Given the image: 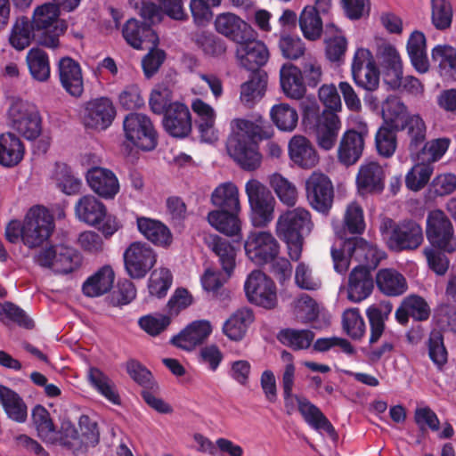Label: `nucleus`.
Here are the masks:
<instances>
[{"mask_svg":"<svg viewBox=\"0 0 456 456\" xmlns=\"http://www.w3.org/2000/svg\"><path fill=\"white\" fill-rule=\"evenodd\" d=\"M231 130L226 144L228 155L243 170L257 169L262 162L257 141L271 138L273 134L272 126L261 116H254L250 119H232Z\"/></svg>","mask_w":456,"mask_h":456,"instance_id":"nucleus-1","label":"nucleus"},{"mask_svg":"<svg viewBox=\"0 0 456 456\" xmlns=\"http://www.w3.org/2000/svg\"><path fill=\"white\" fill-rule=\"evenodd\" d=\"M54 229V223L49 211L41 206L32 207L23 222L12 220L5 228V238L11 243L21 240L30 248L40 247L46 241Z\"/></svg>","mask_w":456,"mask_h":456,"instance_id":"nucleus-2","label":"nucleus"},{"mask_svg":"<svg viewBox=\"0 0 456 456\" xmlns=\"http://www.w3.org/2000/svg\"><path fill=\"white\" fill-rule=\"evenodd\" d=\"M314 228L311 213L304 208H295L281 213L275 224V233L288 249L291 260L297 261L302 254L304 237Z\"/></svg>","mask_w":456,"mask_h":456,"instance_id":"nucleus-3","label":"nucleus"},{"mask_svg":"<svg viewBox=\"0 0 456 456\" xmlns=\"http://www.w3.org/2000/svg\"><path fill=\"white\" fill-rule=\"evenodd\" d=\"M59 16L60 7L54 3H45L34 10L31 22L38 37V45L48 48L59 46V37L68 28Z\"/></svg>","mask_w":456,"mask_h":456,"instance_id":"nucleus-4","label":"nucleus"},{"mask_svg":"<svg viewBox=\"0 0 456 456\" xmlns=\"http://www.w3.org/2000/svg\"><path fill=\"white\" fill-rule=\"evenodd\" d=\"M392 309L393 305L390 302L382 301L370 305L366 311L370 326V344L373 345L382 337L384 338L380 346L372 347L369 352V358L372 362H377L385 354L391 353L397 342V338L395 336L385 332V322L391 314Z\"/></svg>","mask_w":456,"mask_h":456,"instance_id":"nucleus-5","label":"nucleus"},{"mask_svg":"<svg viewBox=\"0 0 456 456\" xmlns=\"http://www.w3.org/2000/svg\"><path fill=\"white\" fill-rule=\"evenodd\" d=\"M245 192L250 208L253 226L265 228L273 220L276 200L271 191L260 181L250 179L246 183Z\"/></svg>","mask_w":456,"mask_h":456,"instance_id":"nucleus-6","label":"nucleus"},{"mask_svg":"<svg viewBox=\"0 0 456 456\" xmlns=\"http://www.w3.org/2000/svg\"><path fill=\"white\" fill-rule=\"evenodd\" d=\"M426 235L431 248L446 253L456 251V235L453 225L442 210L436 209L428 213Z\"/></svg>","mask_w":456,"mask_h":456,"instance_id":"nucleus-7","label":"nucleus"},{"mask_svg":"<svg viewBox=\"0 0 456 456\" xmlns=\"http://www.w3.org/2000/svg\"><path fill=\"white\" fill-rule=\"evenodd\" d=\"M391 219H386L381 230H387L392 227L388 238V246L390 248L402 251L416 249L423 242V231L421 226L412 220H404L395 225Z\"/></svg>","mask_w":456,"mask_h":456,"instance_id":"nucleus-8","label":"nucleus"},{"mask_svg":"<svg viewBox=\"0 0 456 456\" xmlns=\"http://www.w3.org/2000/svg\"><path fill=\"white\" fill-rule=\"evenodd\" d=\"M126 137L143 151L153 150L158 142L157 133L150 118L144 114L132 112L123 122Z\"/></svg>","mask_w":456,"mask_h":456,"instance_id":"nucleus-9","label":"nucleus"},{"mask_svg":"<svg viewBox=\"0 0 456 456\" xmlns=\"http://www.w3.org/2000/svg\"><path fill=\"white\" fill-rule=\"evenodd\" d=\"M246 256L257 265L271 263L280 253V244L270 232H251L244 243Z\"/></svg>","mask_w":456,"mask_h":456,"instance_id":"nucleus-10","label":"nucleus"},{"mask_svg":"<svg viewBox=\"0 0 456 456\" xmlns=\"http://www.w3.org/2000/svg\"><path fill=\"white\" fill-rule=\"evenodd\" d=\"M249 302L266 309L277 305L276 286L273 280L260 270L252 271L244 284Z\"/></svg>","mask_w":456,"mask_h":456,"instance_id":"nucleus-11","label":"nucleus"},{"mask_svg":"<svg viewBox=\"0 0 456 456\" xmlns=\"http://www.w3.org/2000/svg\"><path fill=\"white\" fill-rule=\"evenodd\" d=\"M305 196L309 205L316 211L327 214L332 207L334 187L328 175L313 172L305 182Z\"/></svg>","mask_w":456,"mask_h":456,"instance_id":"nucleus-12","label":"nucleus"},{"mask_svg":"<svg viewBox=\"0 0 456 456\" xmlns=\"http://www.w3.org/2000/svg\"><path fill=\"white\" fill-rule=\"evenodd\" d=\"M12 127L27 140L37 139L41 132V117L35 105L16 102L10 109Z\"/></svg>","mask_w":456,"mask_h":456,"instance_id":"nucleus-13","label":"nucleus"},{"mask_svg":"<svg viewBox=\"0 0 456 456\" xmlns=\"http://www.w3.org/2000/svg\"><path fill=\"white\" fill-rule=\"evenodd\" d=\"M125 268L133 279L143 278L157 262V254L145 242H132L123 254Z\"/></svg>","mask_w":456,"mask_h":456,"instance_id":"nucleus-14","label":"nucleus"},{"mask_svg":"<svg viewBox=\"0 0 456 456\" xmlns=\"http://www.w3.org/2000/svg\"><path fill=\"white\" fill-rule=\"evenodd\" d=\"M351 72L355 84L366 91L373 92L379 86V70L371 52L358 48L354 55Z\"/></svg>","mask_w":456,"mask_h":456,"instance_id":"nucleus-15","label":"nucleus"},{"mask_svg":"<svg viewBox=\"0 0 456 456\" xmlns=\"http://www.w3.org/2000/svg\"><path fill=\"white\" fill-rule=\"evenodd\" d=\"M235 57L240 67L254 72L259 71L269 59L266 45L256 39V31L248 38L236 44Z\"/></svg>","mask_w":456,"mask_h":456,"instance_id":"nucleus-16","label":"nucleus"},{"mask_svg":"<svg viewBox=\"0 0 456 456\" xmlns=\"http://www.w3.org/2000/svg\"><path fill=\"white\" fill-rule=\"evenodd\" d=\"M367 134L366 126H362L361 131L350 129L344 133L338 147V159L341 164L348 167L360 159Z\"/></svg>","mask_w":456,"mask_h":456,"instance_id":"nucleus-17","label":"nucleus"},{"mask_svg":"<svg viewBox=\"0 0 456 456\" xmlns=\"http://www.w3.org/2000/svg\"><path fill=\"white\" fill-rule=\"evenodd\" d=\"M116 111L108 98H98L86 104L83 120L87 127L106 129L112 123Z\"/></svg>","mask_w":456,"mask_h":456,"instance_id":"nucleus-18","label":"nucleus"},{"mask_svg":"<svg viewBox=\"0 0 456 456\" xmlns=\"http://www.w3.org/2000/svg\"><path fill=\"white\" fill-rule=\"evenodd\" d=\"M86 181L92 191L105 200L114 199L119 192L118 179L110 169L92 167L86 173Z\"/></svg>","mask_w":456,"mask_h":456,"instance_id":"nucleus-19","label":"nucleus"},{"mask_svg":"<svg viewBox=\"0 0 456 456\" xmlns=\"http://www.w3.org/2000/svg\"><path fill=\"white\" fill-rule=\"evenodd\" d=\"M215 28L219 34L235 44L240 43L255 32L249 24L232 12L218 14L215 20Z\"/></svg>","mask_w":456,"mask_h":456,"instance_id":"nucleus-20","label":"nucleus"},{"mask_svg":"<svg viewBox=\"0 0 456 456\" xmlns=\"http://www.w3.org/2000/svg\"><path fill=\"white\" fill-rule=\"evenodd\" d=\"M163 126L174 137L187 136L191 130V118L187 106L178 102L170 105L165 113Z\"/></svg>","mask_w":456,"mask_h":456,"instance_id":"nucleus-21","label":"nucleus"},{"mask_svg":"<svg viewBox=\"0 0 456 456\" xmlns=\"http://www.w3.org/2000/svg\"><path fill=\"white\" fill-rule=\"evenodd\" d=\"M341 120L336 113L322 111L315 126V136L318 146L324 151H330L336 144Z\"/></svg>","mask_w":456,"mask_h":456,"instance_id":"nucleus-22","label":"nucleus"},{"mask_svg":"<svg viewBox=\"0 0 456 456\" xmlns=\"http://www.w3.org/2000/svg\"><path fill=\"white\" fill-rule=\"evenodd\" d=\"M122 34L126 43L134 49L150 48L158 42V37L151 26L135 19H130L125 23Z\"/></svg>","mask_w":456,"mask_h":456,"instance_id":"nucleus-23","label":"nucleus"},{"mask_svg":"<svg viewBox=\"0 0 456 456\" xmlns=\"http://www.w3.org/2000/svg\"><path fill=\"white\" fill-rule=\"evenodd\" d=\"M61 85L71 96L79 97L84 92L81 67L69 57L61 58L58 65Z\"/></svg>","mask_w":456,"mask_h":456,"instance_id":"nucleus-24","label":"nucleus"},{"mask_svg":"<svg viewBox=\"0 0 456 456\" xmlns=\"http://www.w3.org/2000/svg\"><path fill=\"white\" fill-rule=\"evenodd\" d=\"M212 331L210 322L208 321H196L188 325L171 342L174 346L185 351H191L202 344Z\"/></svg>","mask_w":456,"mask_h":456,"instance_id":"nucleus-25","label":"nucleus"},{"mask_svg":"<svg viewBox=\"0 0 456 456\" xmlns=\"http://www.w3.org/2000/svg\"><path fill=\"white\" fill-rule=\"evenodd\" d=\"M289 155L301 168L310 169L319 163V155L312 142L303 135H294L289 142Z\"/></svg>","mask_w":456,"mask_h":456,"instance_id":"nucleus-26","label":"nucleus"},{"mask_svg":"<svg viewBox=\"0 0 456 456\" xmlns=\"http://www.w3.org/2000/svg\"><path fill=\"white\" fill-rule=\"evenodd\" d=\"M374 288L370 272L362 266H355L350 273L347 283V298L359 303L370 296Z\"/></svg>","mask_w":456,"mask_h":456,"instance_id":"nucleus-27","label":"nucleus"},{"mask_svg":"<svg viewBox=\"0 0 456 456\" xmlns=\"http://www.w3.org/2000/svg\"><path fill=\"white\" fill-rule=\"evenodd\" d=\"M384 170L375 161L362 164L358 171L356 183L362 192L379 193L384 189Z\"/></svg>","mask_w":456,"mask_h":456,"instance_id":"nucleus-28","label":"nucleus"},{"mask_svg":"<svg viewBox=\"0 0 456 456\" xmlns=\"http://www.w3.org/2000/svg\"><path fill=\"white\" fill-rule=\"evenodd\" d=\"M430 313V307L423 297L418 295H410L403 298L401 305L395 311V318L399 323L406 324L409 317L418 322L427 321Z\"/></svg>","mask_w":456,"mask_h":456,"instance_id":"nucleus-29","label":"nucleus"},{"mask_svg":"<svg viewBox=\"0 0 456 456\" xmlns=\"http://www.w3.org/2000/svg\"><path fill=\"white\" fill-rule=\"evenodd\" d=\"M105 205L93 195L81 197L75 205L76 216L90 226H97L106 216Z\"/></svg>","mask_w":456,"mask_h":456,"instance_id":"nucleus-30","label":"nucleus"},{"mask_svg":"<svg viewBox=\"0 0 456 456\" xmlns=\"http://www.w3.org/2000/svg\"><path fill=\"white\" fill-rule=\"evenodd\" d=\"M404 131L408 149L411 154H417L426 142L427 125L419 114L409 116L398 128Z\"/></svg>","mask_w":456,"mask_h":456,"instance_id":"nucleus-31","label":"nucleus"},{"mask_svg":"<svg viewBox=\"0 0 456 456\" xmlns=\"http://www.w3.org/2000/svg\"><path fill=\"white\" fill-rule=\"evenodd\" d=\"M333 229L341 240L346 233L362 234L365 230V221L362 207L355 201L349 203L345 210L343 224H333Z\"/></svg>","mask_w":456,"mask_h":456,"instance_id":"nucleus-32","label":"nucleus"},{"mask_svg":"<svg viewBox=\"0 0 456 456\" xmlns=\"http://www.w3.org/2000/svg\"><path fill=\"white\" fill-rule=\"evenodd\" d=\"M0 403L10 419L17 423L26 422L28 406L17 392L6 386L0 385Z\"/></svg>","mask_w":456,"mask_h":456,"instance_id":"nucleus-33","label":"nucleus"},{"mask_svg":"<svg viewBox=\"0 0 456 456\" xmlns=\"http://www.w3.org/2000/svg\"><path fill=\"white\" fill-rule=\"evenodd\" d=\"M240 211L212 210L208 214V224L219 232L233 237L240 233L241 221L239 217Z\"/></svg>","mask_w":456,"mask_h":456,"instance_id":"nucleus-34","label":"nucleus"},{"mask_svg":"<svg viewBox=\"0 0 456 456\" xmlns=\"http://www.w3.org/2000/svg\"><path fill=\"white\" fill-rule=\"evenodd\" d=\"M431 57L437 63L439 76L444 82L456 81V49L450 45H438L432 49Z\"/></svg>","mask_w":456,"mask_h":456,"instance_id":"nucleus-35","label":"nucleus"},{"mask_svg":"<svg viewBox=\"0 0 456 456\" xmlns=\"http://www.w3.org/2000/svg\"><path fill=\"white\" fill-rule=\"evenodd\" d=\"M137 228L145 239L160 247H167L172 242V234L162 222L149 217H137Z\"/></svg>","mask_w":456,"mask_h":456,"instance_id":"nucleus-36","label":"nucleus"},{"mask_svg":"<svg viewBox=\"0 0 456 456\" xmlns=\"http://www.w3.org/2000/svg\"><path fill=\"white\" fill-rule=\"evenodd\" d=\"M376 284L380 292L388 297L401 296L408 289L404 276L392 268L380 269L376 274Z\"/></svg>","mask_w":456,"mask_h":456,"instance_id":"nucleus-37","label":"nucleus"},{"mask_svg":"<svg viewBox=\"0 0 456 456\" xmlns=\"http://www.w3.org/2000/svg\"><path fill=\"white\" fill-rule=\"evenodd\" d=\"M280 81L284 94L291 99H301L305 93V86L301 70L291 63L282 65L280 70Z\"/></svg>","mask_w":456,"mask_h":456,"instance_id":"nucleus-38","label":"nucleus"},{"mask_svg":"<svg viewBox=\"0 0 456 456\" xmlns=\"http://www.w3.org/2000/svg\"><path fill=\"white\" fill-rule=\"evenodd\" d=\"M210 201L216 210L241 211L238 187L232 182L220 183L211 193Z\"/></svg>","mask_w":456,"mask_h":456,"instance_id":"nucleus-39","label":"nucleus"},{"mask_svg":"<svg viewBox=\"0 0 456 456\" xmlns=\"http://www.w3.org/2000/svg\"><path fill=\"white\" fill-rule=\"evenodd\" d=\"M191 108L198 115V126L200 137L204 142H212L217 140L215 130L216 113L214 109L200 99L195 100Z\"/></svg>","mask_w":456,"mask_h":456,"instance_id":"nucleus-40","label":"nucleus"},{"mask_svg":"<svg viewBox=\"0 0 456 456\" xmlns=\"http://www.w3.org/2000/svg\"><path fill=\"white\" fill-rule=\"evenodd\" d=\"M297 403L298 411L309 426L314 429H322L330 436L336 435L335 428L330 421L317 406L305 397H297Z\"/></svg>","mask_w":456,"mask_h":456,"instance_id":"nucleus-41","label":"nucleus"},{"mask_svg":"<svg viewBox=\"0 0 456 456\" xmlns=\"http://www.w3.org/2000/svg\"><path fill=\"white\" fill-rule=\"evenodd\" d=\"M114 278L112 268L105 265L86 279L82 287L83 292L90 297H100L110 290Z\"/></svg>","mask_w":456,"mask_h":456,"instance_id":"nucleus-42","label":"nucleus"},{"mask_svg":"<svg viewBox=\"0 0 456 456\" xmlns=\"http://www.w3.org/2000/svg\"><path fill=\"white\" fill-rule=\"evenodd\" d=\"M24 147L20 140L12 133L0 135V164L6 167L18 165L23 159Z\"/></svg>","mask_w":456,"mask_h":456,"instance_id":"nucleus-43","label":"nucleus"},{"mask_svg":"<svg viewBox=\"0 0 456 456\" xmlns=\"http://www.w3.org/2000/svg\"><path fill=\"white\" fill-rule=\"evenodd\" d=\"M407 52L411 62L419 73H426L429 69V61L427 56L426 37L420 31H413L407 42Z\"/></svg>","mask_w":456,"mask_h":456,"instance_id":"nucleus-44","label":"nucleus"},{"mask_svg":"<svg viewBox=\"0 0 456 456\" xmlns=\"http://www.w3.org/2000/svg\"><path fill=\"white\" fill-rule=\"evenodd\" d=\"M204 241L208 248L219 257L223 270L230 276L235 266L234 248L226 240L216 234L205 236Z\"/></svg>","mask_w":456,"mask_h":456,"instance_id":"nucleus-45","label":"nucleus"},{"mask_svg":"<svg viewBox=\"0 0 456 456\" xmlns=\"http://www.w3.org/2000/svg\"><path fill=\"white\" fill-rule=\"evenodd\" d=\"M253 321L254 315L250 309H239L224 322L223 331L231 340L239 341L244 338Z\"/></svg>","mask_w":456,"mask_h":456,"instance_id":"nucleus-46","label":"nucleus"},{"mask_svg":"<svg viewBox=\"0 0 456 456\" xmlns=\"http://www.w3.org/2000/svg\"><path fill=\"white\" fill-rule=\"evenodd\" d=\"M267 85L265 73L257 71L252 73L250 78L240 86L241 102L248 107L253 106L265 95Z\"/></svg>","mask_w":456,"mask_h":456,"instance_id":"nucleus-47","label":"nucleus"},{"mask_svg":"<svg viewBox=\"0 0 456 456\" xmlns=\"http://www.w3.org/2000/svg\"><path fill=\"white\" fill-rule=\"evenodd\" d=\"M31 418L38 436L45 443L54 444L58 437L49 411L37 404L32 409Z\"/></svg>","mask_w":456,"mask_h":456,"instance_id":"nucleus-48","label":"nucleus"},{"mask_svg":"<svg viewBox=\"0 0 456 456\" xmlns=\"http://www.w3.org/2000/svg\"><path fill=\"white\" fill-rule=\"evenodd\" d=\"M36 34L32 22L27 17H20L12 27L9 41L12 47L21 51L27 48L32 40L37 43L38 37Z\"/></svg>","mask_w":456,"mask_h":456,"instance_id":"nucleus-49","label":"nucleus"},{"mask_svg":"<svg viewBox=\"0 0 456 456\" xmlns=\"http://www.w3.org/2000/svg\"><path fill=\"white\" fill-rule=\"evenodd\" d=\"M29 73L38 82H45L50 77L51 69L47 53L40 48H31L26 57Z\"/></svg>","mask_w":456,"mask_h":456,"instance_id":"nucleus-50","label":"nucleus"},{"mask_svg":"<svg viewBox=\"0 0 456 456\" xmlns=\"http://www.w3.org/2000/svg\"><path fill=\"white\" fill-rule=\"evenodd\" d=\"M269 183L279 200L285 206L294 207L298 200L296 185L281 175L275 173L269 178Z\"/></svg>","mask_w":456,"mask_h":456,"instance_id":"nucleus-51","label":"nucleus"},{"mask_svg":"<svg viewBox=\"0 0 456 456\" xmlns=\"http://www.w3.org/2000/svg\"><path fill=\"white\" fill-rule=\"evenodd\" d=\"M325 38V53L330 61H339L345 55L347 41L342 32L333 24L327 25Z\"/></svg>","mask_w":456,"mask_h":456,"instance_id":"nucleus-52","label":"nucleus"},{"mask_svg":"<svg viewBox=\"0 0 456 456\" xmlns=\"http://www.w3.org/2000/svg\"><path fill=\"white\" fill-rule=\"evenodd\" d=\"M270 115L273 122L281 131L291 132L297 125V111L288 103L273 106Z\"/></svg>","mask_w":456,"mask_h":456,"instance_id":"nucleus-53","label":"nucleus"},{"mask_svg":"<svg viewBox=\"0 0 456 456\" xmlns=\"http://www.w3.org/2000/svg\"><path fill=\"white\" fill-rule=\"evenodd\" d=\"M299 27L304 37L314 41L318 39L322 32V21L314 6H306L299 17Z\"/></svg>","mask_w":456,"mask_h":456,"instance_id":"nucleus-54","label":"nucleus"},{"mask_svg":"<svg viewBox=\"0 0 456 456\" xmlns=\"http://www.w3.org/2000/svg\"><path fill=\"white\" fill-rule=\"evenodd\" d=\"M384 125L398 130L402 123L411 116L404 103L398 98H389L383 105Z\"/></svg>","mask_w":456,"mask_h":456,"instance_id":"nucleus-55","label":"nucleus"},{"mask_svg":"<svg viewBox=\"0 0 456 456\" xmlns=\"http://www.w3.org/2000/svg\"><path fill=\"white\" fill-rule=\"evenodd\" d=\"M314 338V334L308 330L285 329L278 335L279 341L294 350L308 348Z\"/></svg>","mask_w":456,"mask_h":456,"instance_id":"nucleus-56","label":"nucleus"},{"mask_svg":"<svg viewBox=\"0 0 456 456\" xmlns=\"http://www.w3.org/2000/svg\"><path fill=\"white\" fill-rule=\"evenodd\" d=\"M80 264V255L75 249L61 246L57 248L53 270L58 273H69L78 268Z\"/></svg>","mask_w":456,"mask_h":456,"instance_id":"nucleus-57","label":"nucleus"},{"mask_svg":"<svg viewBox=\"0 0 456 456\" xmlns=\"http://www.w3.org/2000/svg\"><path fill=\"white\" fill-rule=\"evenodd\" d=\"M395 128L383 125L379 128L375 136V144L379 154L390 158L397 148V136Z\"/></svg>","mask_w":456,"mask_h":456,"instance_id":"nucleus-58","label":"nucleus"},{"mask_svg":"<svg viewBox=\"0 0 456 456\" xmlns=\"http://www.w3.org/2000/svg\"><path fill=\"white\" fill-rule=\"evenodd\" d=\"M126 369L130 378L140 385L143 388L142 390L159 389L151 372L140 362L131 359L127 361Z\"/></svg>","mask_w":456,"mask_h":456,"instance_id":"nucleus-59","label":"nucleus"},{"mask_svg":"<svg viewBox=\"0 0 456 456\" xmlns=\"http://www.w3.org/2000/svg\"><path fill=\"white\" fill-rule=\"evenodd\" d=\"M90 383L104 397L113 403H118L119 396L117 394L112 381L99 369L92 367L88 371Z\"/></svg>","mask_w":456,"mask_h":456,"instance_id":"nucleus-60","label":"nucleus"},{"mask_svg":"<svg viewBox=\"0 0 456 456\" xmlns=\"http://www.w3.org/2000/svg\"><path fill=\"white\" fill-rule=\"evenodd\" d=\"M342 327L353 339H360L363 337L366 326L358 308H350L343 313Z\"/></svg>","mask_w":456,"mask_h":456,"instance_id":"nucleus-61","label":"nucleus"},{"mask_svg":"<svg viewBox=\"0 0 456 456\" xmlns=\"http://www.w3.org/2000/svg\"><path fill=\"white\" fill-rule=\"evenodd\" d=\"M431 20L436 29L449 28L452 21V4L447 0H431Z\"/></svg>","mask_w":456,"mask_h":456,"instance_id":"nucleus-62","label":"nucleus"},{"mask_svg":"<svg viewBox=\"0 0 456 456\" xmlns=\"http://www.w3.org/2000/svg\"><path fill=\"white\" fill-rule=\"evenodd\" d=\"M172 281L173 276L168 269L163 267L155 269L149 280L150 294L158 297H165L172 285Z\"/></svg>","mask_w":456,"mask_h":456,"instance_id":"nucleus-63","label":"nucleus"},{"mask_svg":"<svg viewBox=\"0 0 456 456\" xmlns=\"http://www.w3.org/2000/svg\"><path fill=\"white\" fill-rule=\"evenodd\" d=\"M278 46L285 59L295 61L305 56V45L298 37L282 35L279 39Z\"/></svg>","mask_w":456,"mask_h":456,"instance_id":"nucleus-64","label":"nucleus"}]
</instances>
